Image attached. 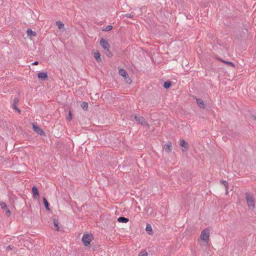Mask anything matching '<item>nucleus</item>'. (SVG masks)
<instances>
[{"instance_id":"17","label":"nucleus","mask_w":256,"mask_h":256,"mask_svg":"<svg viewBox=\"0 0 256 256\" xmlns=\"http://www.w3.org/2000/svg\"><path fill=\"white\" fill-rule=\"evenodd\" d=\"M56 25L60 30L64 28V24L60 21H57L56 22Z\"/></svg>"},{"instance_id":"10","label":"nucleus","mask_w":256,"mask_h":256,"mask_svg":"<svg viewBox=\"0 0 256 256\" xmlns=\"http://www.w3.org/2000/svg\"><path fill=\"white\" fill-rule=\"evenodd\" d=\"M164 148L165 150L168 152H170L172 150V144L171 142H169L164 146Z\"/></svg>"},{"instance_id":"24","label":"nucleus","mask_w":256,"mask_h":256,"mask_svg":"<svg viewBox=\"0 0 256 256\" xmlns=\"http://www.w3.org/2000/svg\"><path fill=\"white\" fill-rule=\"evenodd\" d=\"M0 206H1L2 209L3 210H4L5 208H6L7 205L4 202H0Z\"/></svg>"},{"instance_id":"25","label":"nucleus","mask_w":256,"mask_h":256,"mask_svg":"<svg viewBox=\"0 0 256 256\" xmlns=\"http://www.w3.org/2000/svg\"><path fill=\"white\" fill-rule=\"evenodd\" d=\"M4 212H5L6 214L8 216H10V214H11V212L10 211V210L7 207L6 208H5L4 210Z\"/></svg>"},{"instance_id":"37","label":"nucleus","mask_w":256,"mask_h":256,"mask_svg":"<svg viewBox=\"0 0 256 256\" xmlns=\"http://www.w3.org/2000/svg\"><path fill=\"white\" fill-rule=\"evenodd\" d=\"M220 60L221 62H224V60H222V59H219Z\"/></svg>"},{"instance_id":"28","label":"nucleus","mask_w":256,"mask_h":256,"mask_svg":"<svg viewBox=\"0 0 256 256\" xmlns=\"http://www.w3.org/2000/svg\"><path fill=\"white\" fill-rule=\"evenodd\" d=\"M138 256H148V252L146 251H141L140 252Z\"/></svg>"},{"instance_id":"21","label":"nucleus","mask_w":256,"mask_h":256,"mask_svg":"<svg viewBox=\"0 0 256 256\" xmlns=\"http://www.w3.org/2000/svg\"><path fill=\"white\" fill-rule=\"evenodd\" d=\"M172 85V82L170 81L166 82L164 84V86L165 88H168Z\"/></svg>"},{"instance_id":"3","label":"nucleus","mask_w":256,"mask_h":256,"mask_svg":"<svg viewBox=\"0 0 256 256\" xmlns=\"http://www.w3.org/2000/svg\"><path fill=\"white\" fill-rule=\"evenodd\" d=\"M94 236L92 234H84L82 241L86 246L90 247V242L93 240Z\"/></svg>"},{"instance_id":"32","label":"nucleus","mask_w":256,"mask_h":256,"mask_svg":"<svg viewBox=\"0 0 256 256\" xmlns=\"http://www.w3.org/2000/svg\"><path fill=\"white\" fill-rule=\"evenodd\" d=\"M18 101L19 100L18 98H15L12 104H16L18 103Z\"/></svg>"},{"instance_id":"19","label":"nucleus","mask_w":256,"mask_h":256,"mask_svg":"<svg viewBox=\"0 0 256 256\" xmlns=\"http://www.w3.org/2000/svg\"><path fill=\"white\" fill-rule=\"evenodd\" d=\"M81 106L84 110H86L88 108V104L86 102H82L81 104Z\"/></svg>"},{"instance_id":"30","label":"nucleus","mask_w":256,"mask_h":256,"mask_svg":"<svg viewBox=\"0 0 256 256\" xmlns=\"http://www.w3.org/2000/svg\"><path fill=\"white\" fill-rule=\"evenodd\" d=\"M124 16L126 18H132L134 16V15L132 14H126Z\"/></svg>"},{"instance_id":"14","label":"nucleus","mask_w":256,"mask_h":256,"mask_svg":"<svg viewBox=\"0 0 256 256\" xmlns=\"http://www.w3.org/2000/svg\"><path fill=\"white\" fill-rule=\"evenodd\" d=\"M118 221L119 222L126 223L129 221V220L125 217H119L118 219Z\"/></svg>"},{"instance_id":"5","label":"nucleus","mask_w":256,"mask_h":256,"mask_svg":"<svg viewBox=\"0 0 256 256\" xmlns=\"http://www.w3.org/2000/svg\"><path fill=\"white\" fill-rule=\"evenodd\" d=\"M134 118L138 124L142 126H148L145 119L142 116H138L135 115L134 116Z\"/></svg>"},{"instance_id":"20","label":"nucleus","mask_w":256,"mask_h":256,"mask_svg":"<svg viewBox=\"0 0 256 256\" xmlns=\"http://www.w3.org/2000/svg\"><path fill=\"white\" fill-rule=\"evenodd\" d=\"M54 224L56 227V230H59V226H58V222L56 219H54Z\"/></svg>"},{"instance_id":"12","label":"nucleus","mask_w":256,"mask_h":256,"mask_svg":"<svg viewBox=\"0 0 256 256\" xmlns=\"http://www.w3.org/2000/svg\"><path fill=\"white\" fill-rule=\"evenodd\" d=\"M118 73L119 74L122 76L124 78L126 77L128 75L126 70L122 68L119 70Z\"/></svg>"},{"instance_id":"2","label":"nucleus","mask_w":256,"mask_h":256,"mask_svg":"<svg viewBox=\"0 0 256 256\" xmlns=\"http://www.w3.org/2000/svg\"><path fill=\"white\" fill-rule=\"evenodd\" d=\"M246 201L247 206L250 210H253L255 208L254 199L253 196L250 194H246Z\"/></svg>"},{"instance_id":"34","label":"nucleus","mask_w":256,"mask_h":256,"mask_svg":"<svg viewBox=\"0 0 256 256\" xmlns=\"http://www.w3.org/2000/svg\"><path fill=\"white\" fill-rule=\"evenodd\" d=\"M38 61L34 62L32 64V65H38Z\"/></svg>"},{"instance_id":"16","label":"nucleus","mask_w":256,"mask_h":256,"mask_svg":"<svg viewBox=\"0 0 256 256\" xmlns=\"http://www.w3.org/2000/svg\"><path fill=\"white\" fill-rule=\"evenodd\" d=\"M26 32L28 36H36V32L32 31L30 28H28Z\"/></svg>"},{"instance_id":"1","label":"nucleus","mask_w":256,"mask_h":256,"mask_svg":"<svg viewBox=\"0 0 256 256\" xmlns=\"http://www.w3.org/2000/svg\"><path fill=\"white\" fill-rule=\"evenodd\" d=\"M210 230L208 228H206L202 231L198 238V242L200 246H206L208 245L210 240Z\"/></svg>"},{"instance_id":"29","label":"nucleus","mask_w":256,"mask_h":256,"mask_svg":"<svg viewBox=\"0 0 256 256\" xmlns=\"http://www.w3.org/2000/svg\"><path fill=\"white\" fill-rule=\"evenodd\" d=\"M72 114L70 112V111L69 112V113H68V116L67 118V120H68V121H70L72 120Z\"/></svg>"},{"instance_id":"31","label":"nucleus","mask_w":256,"mask_h":256,"mask_svg":"<svg viewBox=\"0 0 256 256\" xmlns=\"http://www.w3.org/2000/svg\"><path fill=\"white\" fill-rule=\"evenodd\" d=\"M12 107L14 109L17 110L18 112H20V110L16 107V104H12Z\"/></svg>"},{"instance_id":"8","label":"nucleus","mask_w":256,"mask_h":256,"mask_svg":"<svg viewBox=\"0 0 256 256\" xmlns=\"http://www.w3.org/2000/svg\"><path fill=\"white\" fill-rule=\"evenodd\" d=\"M180 146L182 147V152H185L188 148V143L184 140L180 141Z\"/></svg>"},{"instance_id":"13","label":"nucleus","mask_w":256,"mask_h":256,"mask_svg":"<svg viewBox=\"0 0 256 256\" xmlns=\"http://www.w3.org/2000/svg\"><path fill=\"white\" fill-rule=\"evenodd\" d=\"M32 192L34 198H36L39 196V192L38 188L36 186H33L32 188Z\"/></svg>"},{"instance_id":"36","label":"nucleus","mask_w":256,"mask_h":256,"mask_svg":"<svg viewBox=\"0 0 256 256\" xmlns=\"http://www.w3.org/2000/svg\"><path fill=\"white\" fill-rule=\"evenodd\" d=\"M220 182L224 184V180H221Z\"/></svg>"},{"instance_id":"27","label":"nucleus","mask_w":256,"mask_h":256,"mask_svg":"<svg viewBox=\"0 0 256 256\" xmlns=\"http://www.w3.org/2000/svg\"><path fill=\"white\" fill-rule=\"evenodd\" d=\"M124 78L127 83H128V84L132 83V81L131 79L130 78V76H128V75L126 77H125Z\"/></svg>"},{"instance_id":"11","label":"nucleus","mask_w":256,"mask_h":256,"mask_svg":"<svg viewBox=\"0 0 256 256\" xmlns=\"http://www.w3.org/2000/svg\"><path fill=\"white\" fill-rule=\"evenodd\" d=\"M94 56L98 62H102L100 54L98 50L94 52Z\"/></svg>"},{"instance_id":"35","label":"nucleus","mask_w":256,"mask_h":256,"mask_svg":"<svg viewBox=\"0 0 256 256\" xmlns=\"http://www.w3.org/2000/svg\"><path fill=\"white\" fill-rule=\"evenodd\" d=\"M7 249L11 250H12V248L10 246H9L7 247Z\"/></svg>"},{"instance_id":"7","label":"nucleus","mask_w":256,"mask_h":256,"mask_svg":"<svg viewBox=\"0 0 256 256\" xmlns=\"http://www.w3.org/2000/svg\"><path fill=\"white\" fill-rule=\"evenodd\" d=\"M100 44L104 50L110 48L108 42L103 38L100 39Z\"/></svg>"},{"instance_id":"33","label":"nucleus","mask_w":256,"mask_h":256,"mask_svg":"<svg viewBox=\"0 0 256 256\" xmlns=\"http://www.w3.org/2000/svg\"><path fill=\"white\" fill-rule=\"evenodd\" d=\"M250 120L252 121L256 122V116H252L250 118Z\"/></svg>"},{"instance_id":"18","label":"nucleus","mask_w":256,"mask_h":256,"mask_svg":"<svg viewBox=\"0 0 256 256\" xmlns=\"http://www.w3.org/2000/svg\"><path fill=\"white\" fill-rule=\"evenodd\" d=\"M43 201L46 210H50L49 204L46 199L44 198Z\"/></svg>"},{"instance_id":"26","label":"nucleus","mask_w":256,"mask_h":256,"mask_svg":"<svg viewBox=\"0 0 256 256\" xmlns=\"http://www.w3.org/2000/svg\"><path fill=\"white\" fill-rule=\"evenodd\" d=\"M112 26L108 25L103 30L108 32V31H109V30H112Z\"/></svg>"},{"instance_id":"6","label":"nucleus","mask_w":256,"mask_h":256,"mask_svg":"<svg viewBox=\"0 0 256 256\" xmlns=\"http://www.w3.org/2000/svg\"><path fill=\"white\" fill-rule=\"evenodd\" d=\"M32 128L38 134L42 136L44 135V131L38 126H36L34 124H32Z\"/></svg>"},{"instance_id":"15","label":"nucleus","mask_w":256,"mask_h":256,"mask_svg":"<svg viewBox=\"0 0 256 256\" xmlns=\"http://www.w3.org/2000/svg\"><path fill=\"white\" fill-rule=\"evenodd\" d=\"M196 103L200 108H204V104L202 100L200 98L196 99Z\"/></svg>"},{"instance_id":"9","label":"nucleus","mask_w":256,"mask_h":256,"mask_svg":"<svg viewBox=\"0 0 256 256\" xmlns=\"http://www.w3.org/2000/svg\"><path fill=\"white\" fill-rule=\"evenodd\" d=\"M38 77L40 80H46L48 78V74L46 72H41L38 74Z\"/></svg>"},{"instance_id":"38","label":"nucleus","mask_w":256,"mask_h":256,"mask_svg":"<svg viewBox=\"0 0 256 256\" xmlns=\"http://www.w3.org/2000/svg\"><path fill=\"white\" fill-rule=\"evenodd\" d=\"M225 183H226V182H225ZM224 186H225V188L226 187V184H225Z\"/></svg>"},{"instance_id":"23","label":"nucleus","mask_w":256,"mask_h":256,"mask_svg":"<svg viewBox=\"0 0 256 256\" xmlns=\"http://www.w3.org/2000/svg\"><path fill=\"white\" fill-rule=\"evenodd\" d=\"M105 54H106L109 58H110L112 56V53L110 52L109 48L105 50Z\"/></svg>"},{"instance_id":"4","label":"nucleus","mask_w":256,"mask_h":256,"mask_svg":"<svg viewBox=\"0 0 256 256\" xmlns=\"http://www.w3.org/2000/svg\"><path fill=\"white\" fill-rule=\"evenodd\" d=\"M225 69L227 70V72H230L231 70L233 71L235 69V66L232 62L225 60Z\"/></svg>"},{"instance_id":"22","label":"nucleus","mask_w":256,"mask_h":256,"mask_svg":"<svg viewBox=\"0 0 256 256\" xmlns=\"http://www.w3.org/2000/svg\"><path fill=\"white\" fill-rule=\"evenodd\" d=\"M146 232L150 234V232H152V226H150V224H148L146 226Z\"/></svg>"}]
</instances>
